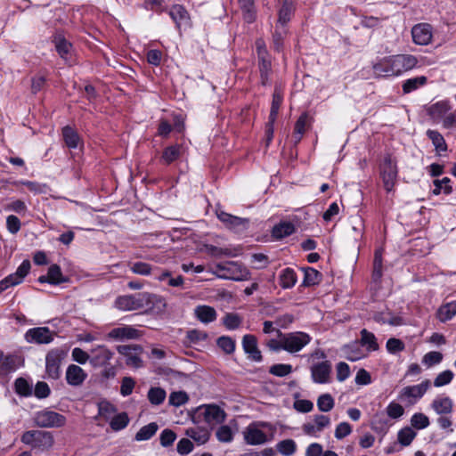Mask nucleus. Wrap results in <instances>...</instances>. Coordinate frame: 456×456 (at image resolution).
Wrapping results in <instances>:
<instances>
[{
    "instance_id": "1",
    "label": "nucleus",
    "mask_w": 456,
    "mask_h": 456,
    "mask_svg": "<svg viewBox=\"0 0 456 456\" xmlns=\"http://www.w3.org/2000/svg\"><path fill=\"white\" fill-rule=\"evenodd\" d=\"M419 60L412 54H394L373 63L374 74L380 77H400L417 67Z\"/></svg>"
},
{
    "instance_id": "2",
    "label": "nucleus",
    "mask_w": 456,
    "mask_h": 456,
    "mask_svg": "<svg viewBox=\"0 0 456 456\" xmlns=\"http://www.w3.org/2000/svg\"><path fill=\"white\" fill-rule=\"evenodd\" d=\"M275 432V426L270 422L253 421L242 430L241 434L247 444L263 445L273 439Z\"/></svg>"
},
{
    "instance_id": "3",
    "label": "nucleus",
    "mask_w": 456,
    "mask_h": 456,
    "mask_svg": "<svg viewBox=\"0 0 456 456\" xmlns=\"http://www.w3.org/2000/svg\"><path fill=\"white\" fill-rule=\"evenodd\" d=\"M20 441L32 450L47 451L53 444V436L50 432L44 430H28L21 435Z\"/></svg>"
},
{
    "instance_id": "4",
    "label": "nucleus",
    "mask_w": 456,
    "mask_h": 456,
    "mask_svg": "<svg viewBox=\"0 0 456 456\" xmlns=\"http://www.w3.org/2000/svg\"><path fill=\"white\" fill-rule=\"evenodd\" d=\"M379 175L386 191L391 192L394 190L398 177L397 161L391 155H386L380 162Z\"/></svg>"
},
{
    "instance_id": "5",
    "label": "nucleus",
    "mask_w": 456,
    "mask_h": 456,
    "mask_svg": "<svg viewBox=\"0 0 456 456\" xmlns=\"http://www.w3.org/2000/svg\"><path fill=\"white\" fill-rule=\"evenodd\" d=\"M213 273L221 279L233 281H246L249 277L246 267L232 261L216 265Z\"/></svg>"
},
{
    "instance_id": "6",
    "label": "nucleus",
    "mask_w": 456,
    "mask_h": 456,
    "mask_svg": "<svg viewBox=\"0 0 456 456\" xmlns=\"http://www.w3.org/2000/svg\"><path fill=\"white\" fill-rule=\"evenodd\" d=\"M150 303V294L137 293L124 295L116 298L114 305L121 311H134L146 307Z\"/></svg>"
},
{
    "instance_id": "7",
    "label": "nucleus",
    "mask_w": 456,
    "mask_h": 456,
    "mask_svg": "<svg viewBox=\"0 0 456 456\" xmlns=\"http://www.w3.org/2000/svg\"><path fill=\"white\" fill-rule=\"evenodd\" d=\"M284 351L297 353L311 342V336L305 332L295 331L282 333Z\"/></svg>"
},
{
    "instance_id": "8",
    "label": "nucleus",
    "mask_w": 456,
    "mask_h": 456,
    "mask_svg": "<svg viewBox=\"0 0 456 456\" xmlns=\"http://www.w3.org/2000/svg\"><path fill=\"white\" fill-rule=\"evenodd\" d=\"M430 387L428 379L423 380L421 383L403 387L399 395L398 399L409 404H415L419 402Z\"/></svg>"
},
{
    "instance_id": "9",
    "label": "nucleus",
    "mask_w": 456,
    "mask_h": 456,
    "mask_svg": "<svg viewBox=\"0 0 456 456\" xmlns=\"http://www.w3.org/2000/svg\"><path fill=\"white\" fill-rule=\"evenodd\" d=\"M117 351L126 359V364L134 369L142 367V354L143 349L139 345H121L117 346Z\"/></svg>"
},
{
    "instance_id": "10",
    "label": "nucleus",
    "mask_w": 456,
    "mask_h": 456,
    "mask_svg": "<svg viewBox=\"0 0 456 456\" xmlns=\"http://www.w3.org/2000/svg\"><path fill=\"white\" fill-rule=\"evenodd\" d=\"M34 419L41 428H61L66 423V418L63 415L48 410L37 412Z\"/></svg>"
},
{
    "instance_id": "11",
    "label": "nucleus",
    "mask_w": 456,
    "mask_h": 456,
    "mask_svg": "<svg viewBox=\"0 0 456 456\" xmlns=\"http://www.w3.org/2000/svg\"><path fill=\"white\" fill-rule=\"evenodd\" d=\"M55 335V331H52L48 327H37L28 329L24 338L30 344H50L53 341Z\"/></svg>"
},
{
    "instance_id": "12",
    "label": "nucleus",
    "mask_w": 456,
    "mask_h": 456,
    "mask_svg": "<svg viewBox=\"0 0 456 456\" xmlns=\"http://www.w3.org/2000/svg\"><path fill=\"white\" fill-rule=\"evenodd\" d=\"M63 358L64 353L61 349H53L48 352L45 357V369L49 378L57 379L60 377V366Z\"/></svg>"
},
{
    "instance_id": "13",
    "label": "nucleus",
    "mask_w": 456,
    "mask_h": 456,
    "mask_svg": "<svg viewBox=\"0 0 456 456\" xmlns=\"http://www.w3.org/2000/svg\"><path fill=\"white\" fill-rule=\"evenodd\" d=\"M141 335V331L133 326L121 325L110 330L106 335V338L110 340L122 342L126 340L137 339Z\"/></svg>"
},
{
    "instance_id": "14",
    "label": "nucleus",
    "mask_w": 456,
    "mask_h": 456,
    "mask_svg": "<svg viewBox=\"0 0 456 456\" xmlns=\"http://www.w3.org/2000/svg\"><path fill=\"white\" fill-rule=\"evenodd\" d=\"M114 356V352L105 345H98L91 349L90 364L94 368H100L109 364Z\"/></svg>"
},
{
    "instance_id": "15",
    "label": "nucleus",
    "mask_w": 456,
    "mask_h": 456,
    "mask_svg": "<svg viewBox=\"0 0 456 456\" xmlns=\"http://www.w3.org/2000/svg\"><path fill=\"white\" fill-rule=\"evenodd\" d=\"M198 411L208 424H219L225 419L226 414L216 404H206L199 407Z\"/></svg>"
},
{
    "instance_id": "16",
    "label": "nucleus",
    "mask_w": 456,
    "mask_h": 456,
    "mask_svg": "<svg viewBox=\"0 0 456 456\" xmlns=\"http://www.w3.org/2000/svg\"><path fill=\"white\" fill-rule=\"evenodd\" d=\"M411 36L416 45H427L433 37L432 27L427 23L417 24L411 29Z\"/></svg>"
},
{
    "instance_id": "17",
    "label": "nucleus",
    "mask_w": 456,
    "mask_h": 456,
    "mask_svg": "<svg viewBox=\"0 0 456 456\" xmlns=\"http://www.w3.org/2000/svg\"><path fill=\"white\" fill-rule=\"evenodd\" d=\"M169 15L179 31L191 26L190 14L183 5L174 4L170 8Z\"/></svg>"
},
{
    "instance_id": "18",
    "label": "nucleus",
    "mask_w": 456,
    "mask_h": 456,
    "mask_svg": "<svg viewBox=\"0 0 456 456\" xmlns=\"http://www.w3.org/2000/svg\"><path fill=\"white\" fill-rule=\"evenodd\" d=\"M331 364L329 361H322L311 367V375L314 382L325 384L330 381Z\"/></svg>"
},
{
    "instance_id": "19",
    "label": "nucleus",
    "mask_w": 456,
    "mask_h": 456,
    "mask_svg": "<svg viewBox=\"0 0 456 456\" xmlns=\"http://www.w3.org/2000/svg\"><path fill=\"white\" fill-rule=\"evenodd\" d=\"M330 426V419L326 415L318 414L314 417L313 422H306L303 425V431L309 436H316L324 428Z\"/></svg>"
},
{
    "instance_id": "20",
    "label": "nucleus",
    "mask_w": 456,
    "mask_h": 456,
    "mask_svg": "<svg viewBox=\"0 0 456 456\" xmlns=\"http://www.w3.org/2000/svg\"><path fill=\"white\" fill-rule=\"evenodd\" d=\"M30 267V262L28 260H24L17 268L15 273L8 275L3 280L6 287L9 289L22 283L24 278L28 274Z\"/></svg>"
},
{
    "instance_id": "21",
    "label": "nucleus",
    "mask_w": 456,
    "mask_h": 456,
    "mask_svg": "<svg viewBox=\"0 0 456 456\" xmlns=\"http://www.w3.org/2000/svg\"><path fill=\"white\" fill-rule=\"evenodd\" d=\"M87 378V373L78 365L70 364L65 373L67 383L72 387L81 386Z\"/></svg>"
},
{
    "instance_id": "22",
    "label": "nucleus",
    "mask_w": 456,
    "mask_h": 456,
    "mask_svg": "<svg viewBox=\"0 0 456 456\" xmlns=\"http://www.w3.org/2000/svg\"><path fill=\"white\" fill-rule=\"evenodd\" d=\"M242 347L248 358L255 362H261L262 354L257 347V340L254 335L247 334L242 338Z\"/></svg>"
},
{
    "instance_id": "23",
    "label": "nucleus",
    "mask_w": 456,
    "mask_h": 456,
    "mask_svg": "<svg viewBox=\"0 0 456 456\" xmlns=\"http://www.w3.org/2000/svg\"><path fill=\"white\" fill-rule=\"evenodd\" d=\"M342 354L346 359L351 362L359 361L367 356L359 341H354L350 344L345 345L341 348Z\"/></svg>"
},
{
    "instance_id": "24",
    "label": "nucleus",
    "mask_w": 456,
    "mask_h": 456,
    "mask_svg": "<svg viewBox=\"0 0 456 456\" xmlns=\"http://www.w3.org/2000/svg\"><path fill=\"white\" fill-rule=\"evenodd\" d=\"M68 280L62 274L61 269L58 265H52L48 268L46 275H42L38 278L40 283H49L51 285H59L66 282Z\"/></svg>"
},
{
    "instance_id": "25",
    "label": "nucleus",
    "mask_w": 456,
    "mask_h": 456,
    "mask_svg": "<svg viewBox=\"0 0 456 456\" xmlns=\"http://www.w3.org/2000/svg\"><path fill=\"white\" fill-rule=\"evenodd\" d=\"M431 409L439 416L452 414L453 402L446 395H437L430 404Z\"/></svg>"
},
{
    "instance_id": "26",
    "label": "nucleus",
    "mask_w": 456,
    "mask_h": 456,
    "mask_svg": "<svg viewBox=\"0 0 456 456\" xmlns=\"http://www.w3.org/2000/svg\"><path fill=\"white\" fill-rule=\"evenodd\" d=\"M22 364L21 358L13 354H4L0 351V370L11 372L16 370Z\"/></svg>"
},
{
    "instance_id": "27",
    "label": "nucleus",
    "mask_w": 456,
    "mask_h": 456,
    "mask_svg": "<svg viewBox=\"0 0 456 456\" xmlns=\"http://www.w3.org/2000/svg\"><path fill=\"white\" fill-rule=\"evenodd\" d=\"M294 12V1L283 0L282 5L279 10L277 28H284V26L290 20Z\"/></svg>"
},
{
    "instance_id": "28",
    "label": "nucleus",
    "mask_w": 456,
    "mask_h": 456,
    "mask_svg": "<svg viewBox=\"0 0 456 456\" xmlns=\"http://www.w3.org/2000/svg\"><path fill=\"white\" fill-rule=\"evenodd\" d=\"M451 110V106L449 102L447 101H441L437 102L434 104H432L428 108V114L429 116L436 121L439 122L442 121L444 118V116L449 112Z\"/></svg>"
},
{
    "instance_id": "29",
    "label": "nucleus",
    "mask_w": 456,
    "mask_h": 456,
    "mask_svg": "<svg viewBox=\"0 0 456 456\" xmlns=\"http://www.w3.org/2000/svg\"><path fill=\"white\" fill-rule=\"evenodd\" d=\"M296 227L289 221H281L273 226L272 235L273 238L281 240L294 233Z\"/></svg>"
},
{
    "instance_id": "30",
    "label": "nucleus",
    "mask_w": 456,
    "mask_h": 456,
    "mask_svg": "<svg viewBox=\"0 0 456 456\" xmlns=\"http://www.w3.org/2000/svg\"><path fill=\"white\" fill-rule=\"evenodd\" d=\"M196 317L203 323H209L216 319V310L208 305H199L194 310Z\"/></svg>"
},
{
    "instance_id": "31",
    "label": "nucleus",
    "mask_w": 456,
    "mask_h": 456,
    "mask_svg": "<svg viewBox=\"0 0 456 456\" xmlns=\"http://www.w3.org/2000/svg\"><path fill=\"white\" fill-rule=\"evenodd\" d=\"M186 436L197 442L199 444L207 443L209 439V432L207 428L192 427L186 430Z\"/></svg>"
},
{
    "instance_id": "32",
    "label": "nucleus",
    "mask_w": 456,
    "mask_h": 456,
    "mask_svg": "<svg viewBox=\"0 0 456 456\" xmlns=\"http://www.w3.org/2000/svg\"><path fill=\"white\" fill-rule=\"evenodd\" d=\"M428 82L426 76H419L411 78H408L403 81L402 89L403 94H410L421 86H425Z\"/></svg>"
},
{
    "instance_id": "33",
    "label": "nucleus",
    "mask_w": 456,
    "mask_h": 456,
    "mask_svg": "<svg viewBox=\"0 0 456 456\" xmlns=\"http://www.w3.org/2000/svg\"><path fill=\"white\" fill-rule=\"evenodd\" d=\"M280 285L283 289H291L297 281L296 272L292 268H285L280 273Z\"/></svg>"
},
{
    "instance_id": "34",
    "label": "nucleus",
    "mask_w": 456,
    "mask_h": 456,
    "mask_svg": "<svg viewBox=\"0 0 456 456\" xmlns=\"http://www.w3.org/2000/svg\"><path fill=\"white\" fill-rule=\"evenodd\" d=\"M359 342L362 346L366 347L367 353L379 349V344L375 335L365 329L361 331V340Z\"/></svg>"
},
{
    "instance_id": "35",
    "label": "nucleus",
    "mask_w": 456,
    "mask_h": 456,
    "mask_svg": "<svg viewBox=\"0 0 456 456\" xmlns=\"http://www.w3.org/2000/svg\"><path fill=\"white\" fill-rule=\"evenodd\" d=\"M456 315V301H452L441 305L437 311V318L445 322Z\"/></svg>"
},
{
    "instance_id": "36",
    "label": "nucleus",
    "mask_w": 456,
    "mask_h": 456,
    "mask_svg": "<svg viewBox=\"0 0 456 456\" xmlns=\"http://www.w3.org/2000/svg\"><path fill=\"white\" fill-rule=\"evenodd\" d=\"M302 271L304 272L303 286L311 287L321 281L322 274L313 267H305Z\"/></svg>"
},
{
    "instance_id": "37",
    "label": "nucleus",
    "mask_w": 456,
    "mask_h": 456,
    "mask_svg": "<svg viewBox=\"0 0 456 456\" xmlns=\"http://www.w3.org/2000/svg\"><path fill=\"white\" fill-rule=\"evenodd\" d=\"M428 137L431 140L437 153L444 152L447 151V144L444 136L436 130H428Z\"/></svg>"
},
{
    "instance_id": "38",
    "label": "nucleus",
    "mask_w": 456,
    "mask_h": 456,
    "mask_svg": "<svg viewBox=\"0 0 456 456\" xmlns=\"http://www.w3.org/2000/svg\"><path fill=\"white\" fill-rule=\"evenodd\" d=\"M259 63V72H260V79L261 84L263 86L269 85V77L272 72V64L269 57H262V59H258Z\"/></svg>"
},
{
    "instance_id": "39",
    "label": "nucleus",
    "mask_w": 456,
    "mask_h": 456,
    "mask_svg": "<svg viewBox=\"0 0 456 456\" xmlns=\"http://www.w3.org/2000/svg\"><path fill=\"white\" fill-rule=\"evenodd\" d=\"M309 117L306 113H303L296 122L293 139L295 142H300L303 134L306 131Z\"/></svg>"
},
{
    "instance_id": "40",
    "label": "nucleus",
    "mask_w": 456,
    "mask_h": 456,
    "mask_svg": "<svg viewBox=\"0 0 456 456\" xmlns=\"http://www.w3.org/2000/svg\"><path fill=\"white\" fill-rule=\"evenodd\" d=\"M373 319L379 323H388L392 326H400L404 322L400 316H395L390 313H378L375 314Z\"/></svg>"
},
{
    "instance_id": "41",
    "label": "nucleus",
    "mask_w": 456,
    "mask_h": 456,
    "mask_svg": "<svg viewBox=\"0 0 456 456\" xmlns=\"http://www.w3.org/2000/svg\"><path fill=\"white\" fill-rule=\"evenodd\" d=\"M181 155V147L179 145H171L167 147L162 153L161 161L169 165L176 160Z\"/></svg>"
},
{
    "instance_id": "42",
    "label": "nucleus",
    "mask_w": 456,
    "mask_h": 456,
    "mask_svg": "<svg viewBox=\"0 0 456 456\" xmlns=\"http://www.w3.org/2000/svg\"><path fill=\"white\" fill-rule=\"evenodd\" d=\"M417 433L411 427H405L399 430L397 440L403 446H409L416 437Z\"/></svg>"
},
{
    "instance_id": "43",
    "label": "nucleus",
    "mask_w": 456,
    "mask_h": 456,
    "mask_svg": "<svg viewBox=\"0 0 456 456\" xmlns=\"http://www.w3.org/2000/svg\"><path fill=\"white\" fill-rule=\"evenodd\" d=\"M109 421L112 430L119 431L128 425L129 418L126 412H121L115 414Z\"/></svg>"
},
{
    "instance_id": "44",
    "label": "nucleus",
    "mask_w": 456,
    "mask_h": 456,
    "mask_svg": "<svg viewBox=\"0 0 456 456\" xmlns=\"http://www.w3.org/2000/svg\"><path fill=\"white\" fill-rule=\"evenodd\" d=\"M243 12L244 20L250 23L255 20V5L253 0H238Z\"/></svg>"
},
{
    "instance_id": "45",
    "label": "nucleus",
    "mask_w": 456,
    "mask_h": 456,
    "mask_svg": "<svg viewBox=\"0 0 456 456\" xmlns=\"http://www.w3.org/2000/svg\"><path fill=\"white\" fill-rule=\"evenodd\" d=\"M158 430V425L151 422L146 426H143L135 435L136 441H146L151 438Z\"/></svg>"
},
{
    "instance_id": "46",
    "label": "nucleus",
    "mask_w": 456,
    "mask_h": 456,
    "mask_svg": "<svg viewBox=\"0 0 456 456\" xmlns=\"http://www.w3.org/2000/svg\"><path fill=\"white\" fill-rule=\"evenodd\" d=\"M276 449L283 456H291L297 450V444L292 439H285L276 444Z\"/></svg>"
},
{
    "instance_id": "47",
    "label": "nucleus",
    "mask_w": 456,
    "mask_h": 456,
    "mask_svg": "<svg viewBox=\"0 0 456 456\" xmlns=\"http://www.w3.org/2000/svg\"><path fill=\"white\" fill-rule=\"evenodd\" d=\"M62 134H63L65 143L69 148L75 149L78 146V143H79L78 134L71 127H69V126L64 127L62 129Z\"/></svg>"
},
{
    "instance_id": "48",
    "label": "nucleus",
    "mask_w": 456,
    "mask_h": 456,
    "mask_svg": "<svg viewBox=\"0 0 456 456\" xmlns=\"http://www.w3.org/2000/svg\"><path fill=\"white\" fill-rule=\"evenodd\" d=\"M223 323L229 330L238 329L242 323V318L234 313H228L223 318Z\"/></svg>"
},
{
    "instance_id": "49",
    "label": "nucleus",
    "mask_w": 456,
    "mask_h": 456,
    "mask_svg": "<svg viewBox=\"0 0 456 456\" xmlns=\"http://www.w3.org/2000/svg\"><path fill=\"white\" fill-rule=\"evenodd\" d=\"M167 396L166 391L161 387H151L148 392V399L151 404L159 405Z\"/></svg>"
},
{
    "instance_id": "50",
    "label": "nucleus",
    "mask_w": 456,
    "mask_h": 456,
    "mask_svg": "<svg viewBox=\"0 0 456 456\" xmlns=\"http://www.w3.org/2000/svg\"><path fill=\"white\" fill-rule=\"evenodd\" d=\"M334 405V399L330 394H322L317 399V407L322 412L331 411Z\"/></svg>"
},
{
    "instance_id": "51",
    "label": "nucleus",
    "mask_w": 456,
    "mask_h": 456,
    "mask_svg": "<svg viewBox=\"0 0 456 456\" xmlns=\"http://www.w3.org/2000/svg\"><path fill=\"white\" fill-rule=\"evenodd\" d=\"M116 407L109 402H102L99 404V416L105 421H109L116 414Z\"/></svg>"
},
{
    "instance_id": "52",
    "label": "nucleus",
    "mask_w": 456,
    "mask_h": 456,
    "mask_svg": "<svg viewBox=\"0 0 456 456\" xmlns=\"http://www.w3.org/2000/svg\"><path fill=\"white\" fill-rule=\"evenodd\" d=\"M54 41L56 51L61 58L67 60L71 50V44L61 37H56Z\"/></svg>"
},
{
    "instance_id": "53",
    "label": "nucleus",
    "mask_w": 456,
    "mask_h": 456,
    "mask_svg": "<svg viewBox=\"0 0 456 456\" xmlns=\"http://www.w3.org/2000/svg\"><path fill=\"white\" fill-rule=\"evenodd\" d=\"M429 424V419L424 413L416 412L411 418V425L416 429H424L428 428Z\"/></svg>"
},
{
    "instance_id": "54",
    "label": "nucleus",
    "mask_w": 456,
    "mask_h": 456,
    "mask_svg": "<svg viewBox=\"0 0 456 456\" xmlns=\"http://www.w3.org/2000/svg\"><path fill=\"white\" fill-rule=\"evenodd\" d=\"M216 436L221 443H231L233 440V432L229 426L223 425L216 429Z\"/></svg>"
},
{
    "instance_id": "55",
    "label": "nucleus",
    "mask_w": 456,
    "mask_h": 456,
    "mask_svg": "<svg viewBox=\"0 0 456 456\" xmlns=\"http://www.w3.org/2000/svg\"><path fill=\"white\" fill-rule=\"evenodd\" d=\"M443 360V354L437 351H431L427 353L422 358V363L430 368L436 364H439Z\"/></svg>"
},
{
    "instance_id": "56",
    "label": "nucleus",
    "mask_w": 456,
    "mask_h": 456,
    "mask_svg": "<svg viewBox=\"0 0 456 456\" xmlns=\"http://www.w3.org/2000/svg\"><path fill=\"white\" fill-rule=\"evenodd\" d=\"M189 400V396L184 391H175L169 395V403L175 407L185 404Z\"/></svg>"
},
{
    "instance_id": "57",
    "label": "nucleus",
    "mask_w": 456,
    "mask_h": 456,
    "mask_svg": "<svg viewBox=\"0 0 456 456\" xmlns=\"http://www.w3.org/2000/svg\"><path fill=\"white\" fill-rule=\"evenodd\" d=\"M386 412L390 419H397L404 414V409L400 403L393 401L387 406Z\"/></svg>"
},
{
    "instance_id": "58",
    "label": "nucleus",
    "mask_w": 456,
    "mask_h": 456,
    "mask_svg": "<svg viewBox=\"0 0 456 456\" xmlns=\"http://www.w3.org/2000/svg\"><path fill=\"white\" fill-rule=\"evenodd\" d=\"M269 372L277 377H286L292 372V366L286 363H277L270 367Z\"/></svg>"
},
{
    "instance_id": "59",
    "label": "nucleus",
    "mask_w": 456,
    "mask_h": 456,
    "mask_svg": "<svg viewBox=\"0 0 456 456\" xmlns=\"http://www.w3.org/2000/svg\"><path fill=\"white\" fill-rule=\"evenodd\" d=\"M450 179L447 177L443 178L442 180H435L434 181V189L433 193L435 195L440 194L444 191L445 194H450L452 191V187L448 184Z\"/></svg>"
},
{
    "instance_id": "60",
    "label": "nucleus",
    "mask_w": 456,
    "mask_h": 456,
    "mask_svg": "<svg viewBox=\"0 0 456 456\" xmlns=\"http://www.w3.org/2000/svg\"><path fill=\"white\" fill-rule=\"evenodd\" d=\"M130 270L135 274L148 276L151 273V266L144 262H135L130 264Z\"/></svg>"
},
{
    "instance_id": "61",
    "label": "nucleus",
    "mask_w": 456,
    "mask_h": 456,
    "mask_svg": "<svg viewBox=\"0 0 456 456\" xmlns=\"http://www.w3.org/2000/svg\"><path fill=\"white\" fill-rule=\"evenodd\" d=\"M72 360L77 362L79 364H86L87 362H90L91 353L84 351L79 347H75L71 352Z\"/></svg>"
},
{
    "instance_id": "62",
    "label": "nucleus",
    "mask_w": 456,
    "mask_h": 456,
    "mask_svg": "<svg viewBox=\"0 0 456 456\" xmlns=\"http://www.w3.org/2000/svg\"><path fill=\"white\" fill-rule=\"evenodd\" d=\"M453 373L452 370H446L439 373L434 380V386L440 387L451 383L453 379Z\"/></svg>"
},
{
    "instance_id": "63",
    "label": "nucleus",
    "mask_w": 456,
    "mask_h": 456,
    "mask_svg": "<svg viewBox=\"0 0 456 456\" xmlns=\"http://www.w3.org/2000/svg\"><path fill=\"white\" fill-rule=\"evenodd\" d=\"M217 346L226 354H232L235 350V342L230 337H220L217 339Z\"/></svg>"
},
{
    "instance_id": "64",
    "label": "nucleus",
    "mask_w": 456,
    "mask_h": 456,
    "mask_svg": "<svg viewBox=\"0 0 456 456\" xmlns=\"http://www.w3.org/2000/svg\"><path fill=\"white\" fill-rule=\"evenodd\" d=\"M135 387V381L131 377H124L121 380L120 394L123 396H128L133 393Z\"/></svg>"
}]
</instances>
